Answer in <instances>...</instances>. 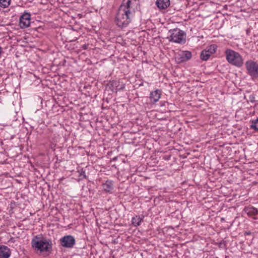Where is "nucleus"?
Instances as JSON below:
<instances>
[{"label": "nucleus", "instance_id": "7", "mask_svg": "<svg viewBox=\"0 0 258 258\" xmlns=\"http://www.w3.org/2000/svg\"><path fill=\"white\" fill-rule=\"evenodd\" d=\"M135 2V0L134 1L132 0H126V1H123V4L120 6L119 8H122L124 11H126V13L133 16L135 12V9L133 8V4Z\"/></svg>", "mask_w": 258, "mask_h": 258}, {"label": "nucleus", "instance_id": "2", "mask_svg": "<svg viewBox=\"0 0 258 258\" xmlns=\"http://www.w3.org/2000/svg\"><path fill=\"white\" fill-rule=\"evenodd\" d=\"M133 16L122 8H119L115 18L116 25L120 28L126 27L131 22Z\"/></svg>", "mask_w": 258, "mask_h": 258}, {"label": "nucleus", "instance_id": "18", "mask_svg": "<svg viewBox=\"0 0 258 258\" xmlns=\"http://www.w3.org/2000/svg\"><path fill=\"white\" fill-rule=\"evenodd\" d=\"M211 55V54L204 49L201 52L200 57L202 60L206 61L209 58Z\"/></svg>", "mask_w": 258, "mask_h": 258}, {"label": "nucleus", "instance_id": "13", "mask_svg": "<svg viewBox=\"0 0 258 258\" xmlns=\"http://www.w3.org/2000/svg\"><path fill=\"white\" fill-rule=\"evenodd\" d=\"M156 4L160 10H164L170 6V0H157Z\"/></svg>", "mask_w": 258, "mask_h": 258}, {"label": "nucleus", "instance_id": "4", "mask_svg": "<svg viewBox=\"0 0 258 258\" xmlns=\"http://www.w3.org/2000/svg\"><path fill=\"white\" fill-rule=\"evenodd\" d=\"M170 36L169 41L176 43H184L186 41V33L178 28L171 29L169 31Z\"/></svg>", "mask_w": 258, "mask_h": 258}, {"label": "nucleus", "instance_id": "17", "mask_svg": "<svg viewBox=\"0 0 258 258\" xmlns=\"http://www.w3.org/2000/svg\"><path fill=\"white\" fill-rule=\"evenodd\" d=\"M217 46L216 44H212L207 47L205 50L207 51L210 54L212 55L216 52Z\"/></svg>", "mask_w": 258, "mask_h": 258}, {"label": "nucleus", "instance_id": "22", "mask_svg": "<svg viewBox=\"0 0 258 258\" xmlns=\"http://www.w3.org/2000/svg\"><path fill=\"white\" fill-rule=\"evenodd\" d=\"M249 99H250V101L251 102H254V96L253 95H250L249 96Z\"/></svg>", "mask_w": 258, "mask_h": 258}, {"label": "nucleus", "instance_id": "10", "mask_svg": "<svg viewBox=\"0 0 258 258\" xmlns=\"http://www.w3.org/2000/svg\"><path fill=\"white\" fill-rule=\"evenodd\" d=\"M243 211L248 216L252 218L254 220H257L258 218L256 216L258 214V210L252 206H249L245 207Z\"/></svg>", "mask_w": 258, "mask_h": 258}, {"label": "nucleus", "instance_id": "14", "mask_svg": "<svg viewBox=\"0 0 258 258\" xmlns=\"http://www.w3.org/2000/svg\"><path fill=\"white\" fill-rule=\"evenodd\" d=\"M113 182L111 180H107L105 183L102 184V186L105 191L110 192L113 188Z\"/></svg>", "mask_w": 258, "mask_h": 258}, {"label": "nucleus", "instance_id": "16", "mask_svg": "<svg viewBox=\"0 0 258 258\" xmlns=\"http://www.w3.org/2000/svg\"><path fill=\"white\" fill-rule=\"evenodd\" d=\"M191 52L189 51H185L183 53V54L181 57V58L182 59L181 61H184L188 60L190 59L191 58Z\"/></svg>", "mask_w": 258, "mask_h": 258}, {"label": "nucleus", "instance_id": "1", "mask_svg": "<svg viewBox=\"0 0 258 258\" xmlns=\"http://www.w3.org/2000/svg\"><path fill=\"white\" fill-rule=\"evenodd\" d=\"M31 245L33 248L40 252H46L50 253L52 251V243L50 239L45 237H39L35 236L31 241Z\"/></svg>", "mask_w": 258, "mask_h": 258}, {"label": "nucleus", "instance_id": "8", "mask_svg": "<svg viewBox=\"0 0 258 258\" xmlns=\"http://www.w3.org/2000/svg\"><path fill=\"white\" fill-rule=\"evenodd\" d=\"M109 88L113 92L117 93L118 91H122L125 88V84L120 82L118 80H113L108 84Z\"/></svg>", "mask_w": 258, "mask_h": 258}, {"label": "nucleus", "instance_id": "12", "mask_svg": "<svg viewBox=\"0 0 258 258\" xmlns=\"http://www.w3.org/2000/svg\"><path fill=\"white\" fill-rule=\"evenodd\" d=\"M11 251L9 248L5 245L0 246V258H9L11 255Z\"/></svg>", "mask_w": 258, "mask_h": 258}, {"label": "nucleus", "instance_id": "19", "mask_svg": "<svg viewBox=\"0 0 258 258\" xmlns=\"http://www.w3.org/2000/svg\"><path fill=\"white\" fill-rule=\"evenodd\" d=\"M11 0H0V6L6 8L10 5Z\"/></svg>", "mask_w": 258, "mask_h": 258}, {"label": "nucleus", "instance_id": "9", "mask_svg": "<svg viewBox=\"0 0 258 258\" xmlns=\"http://www.w3.org/2000/svg\"><path fill=\"white\" fill-rule=\"evenodd\" d=\"M31 15L28 13L23 14L20 18L19 25L22 29L28 27L30 24Z\"/></svg>", "mask_w": 258, "mask_h": 258}, {"label": "nucleus", "instance_id": "21", "mask_svg": "<svg viewBox=\"0 0 258 258\" xmlns=\"http://www.w3.org/2000/svg\"><path fill=\"white\" fill-rule=\"evenodd\" d=\"M79 177L81 179L86 178V175L85 171L82 169L80 172Z\"/></svg>", "mask_w": 258, "mask_h": 258}, {"label": "nucleus", "instance_id": "15", "mask_svg": "<svg viewBox=\"0 0 258 258\" xmlns=\"http://www.w3.org/2000/svg\"><path fill=\"white\" fill-rule=\"evenodd\" d=\"M143 221V218L140 217V216H136L132 218V223L134 226L137 227L139 226Z\"/></svg>", "mask_w": 258, "mask_h": 258}, {"label": "nucleus", "instance_id": "11", "mask_svg": "<svg viewBox=\"0 0 258 258\" xmlns=\"http://www.w3.org/2000/svg\"><path fill=\"white\" fill-rule=\"evenodd\" d=\"M161 96V91L157 89L154 91L151 92L150 94V101L152 103H155L159 101Z\"/></svg>", "mask_w": 258, "mask_h": 258}, {"label": "nucleus", "instance_id": "5", "mask_svg": "<svg viewBox=\"0 0 258 258\" xmlns=\"http://www.w3.org/2000/svg\"><path fill=\"white\" fill-rule=\"evenodd\" d=\"M248 74L252 79H258V63L251 60H247L245 63Z\"/></svg>", "mask_w": 258, "mask_h": 258}, {"label": "nucleus", "instance_id": "6", "mask_svg": "<svg viewBox=\"0 0 258 258\" xmlns=\"http://www.w3.org/2000/svg\"><path fill=\"white\" fill-rule=\"evenodd\" d=\"M61 245L66 248H72L76 243L75 238L72 235H66L60 239Z\"/></svg>", "mask_w": 258, "mask_h": 258}, {"label": "nucleus", "instance_id": "20", "mask_svg": "<svg viewBox=\"0 0 258 258\" xmlns=\"http://www.w3.org/2000/svg\"><path fill=\"white\" fill-rule=\"evenodd\" d=\"M250 128L255 131H258V118L252 121Z\"/></svg>", "mask_w": 258, "mask_h": 258}, {"label": "nucleus", "instance_id": "23", "mask_svg": "<svg viewBox=\"0 0 258 258\" xmlns=\"http://www.w3.org/2000/svg\"><path fill=\"white\" fill-rule=\"evenodd\" d=\"M83 48L84 49H86L87 48V46L86 45H84L83 46Z\"/></svg>", "mask_w": 258, "mask_h": 258}, {"label": "nucleus", "instance_id": "3", "mask_svg": "<svg viewBox=\"0 0 258 258\" xmlns=\"http://www.w3.org/2000/svg\"><path fill=\"white\" fill-rule=\"evenodd\" d=\"M226 59L229 63L237 67H240L243 63V59L240 54L232 49L225 51Z\"/></svg>", "mask_w": 258, "mask_h": 258}]
</instances>
